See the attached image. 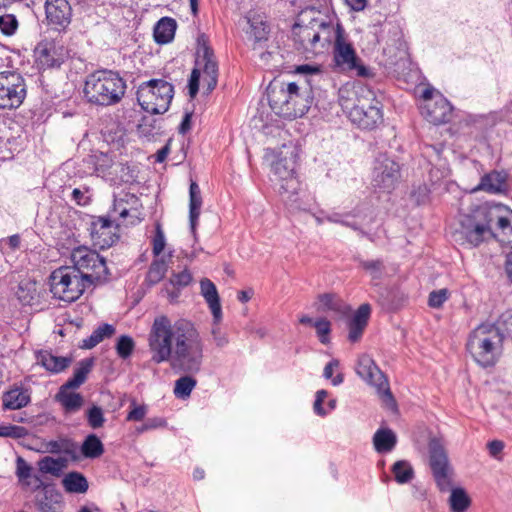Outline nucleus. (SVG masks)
I'll return each mask as SVG.
<instances>
[{
	"instance_id": "42",
	"label": "nucleus",
	"mask_w": 512,
	"mask_h": 512,
	"mask_svg": "<svg viewBox=\"0 0 512 512\" xmlns=\"http://www.w3.org/2000/svg\"><path fill=\"white\" fill-rule=\"evenodd\" d=\"M105 449L100 438L94 434H88L80 446L81 456L88 459L99 458L103 455Z\"/></svg>"
},
{
	"instance_id": "61",
	"label": "nucleus",
	"mask_w": 512,
	"mask_h": 512,
	"mask_svg": "<svg viewBox=\"0 0 512 512\" xmlns=\"http://www.w3.org/2000/svg\"><path fill=\"white\" fill-rule=\"evenodd\" d=\"M38 470L42 474H51L58 477L59 468L54 463V458L51 456H44L38 462Z\"/></svg>"
},
{
	"instance_id": "12",
	"label": "nucleus",
	"mask_w": 512,
	"mask_h": 512,
	"mask_svg": "<svg viewBox=\"0 0 512 512\" xmlns=\"http://www.w3.org/2000/svg\"><path fill=\"white\" fill-rule=\"evenodd\" d=\"M289 120L303 117L314 102V80L298 79L288 83Z\"/></svg>"
},
{
	"instance_id": "39",
	"label": "nucleus",
	"mask_w": 512,
	"mask_h": 512,
	"mask_svg": "<svg viewBox=\"0 0 512 512\" xmlns=\"http://www.w3.org/2000/svg\"><path fill=\"white\" fill-rule=\"evenodd\" d=\"M354 261L357 263V268L367 273L373 281L382 279L386 270L382 259H363L357 256L354 258Z\"/></svg>"
},
{
	"instance_id": "28",
	"label": "nucleus",
	"mask_w": 512,
	"mask_h": 512,
	"mask_svg": "<svg viewBox=\"0 0 512 512\" xmlns=\"http://www.w3.org/2000/svg\"><path fill=\"white\" fill-rule=\"evenodd\" d=\"M31 401V391L22 385L14 384L2 394L3 410H18L26 407Z\"/></svg>"
},
{
	"instance_id": "45",
	"label": "nucleus",
	"mask_w": 512,
	"mask_h": 512,
	"mask_svg": "<svg viewBox=\"0 0 512 512\" xmlns=\"http://www.w3.org/2000/svg\"><path fill=\"white\" fill-rule=\"evenodd\" d=\"M449 504L451 512H466L471 505V499L464 488L451 487Z\"/></svg>"
},
{
	"instance_id": "4",
	"label": "nucleus",
	"mask_w": 512,
	"mask_h": 512,
	"mask_svg": "<svg viewBox=\"0 0 512 512\" xmlns=\"http://www.w3.org/2000/svg\"><path fill=\"white\" fill-rule=\"evenodd\" d=\"M195 67L192 69L188 79V95L194 99L199 92L201 73L204 74L206 91L211 93L217 86L219 67L213 48L210 45L209 37L201 33L197 37Z\"/></svg>"
},
{
	"instance_id": "5",
	"label": "nucleus",
	"mask_w": 512,
	"mask_h": 512,
	"mask_svg": "<svg viewBox=\"0 0 512 512\" xmlns=\"http://www.w3.org/2000/svg\"><path fill=\"white\" fill-rule=\"evenodd\" d=\"M488 215V202L464 215L454 233L455 241L460 245L475 248L482 243L497 239V234L491 228Z\"/></svg>"
},
{
	"instance_id": "46",
	"label": "nucleus",
	"mask_w": 512,
	"mask_h": 512,
	"mask_svg": "<svg viewBox=\"0 0 512 512\" xmlns=\"http://www.w3.org/2000/svg\"><path fill=\"white\" fill-rule=\"evenodd\" d=\"M17 299L22 305H31L37 296V283L33 280H22L16 291Z\"/></svg>"
},
{
	"instance_id": "1",
	"label": "nucleus",
	"mask_w": 512,
	"mask_h": 512,
	"mask_svg": "<svg viewBox=\"0 0 512 512\" xmlns=\"http://www.w3.org/2000/svg\"><path fill=\"white\" fill-rule=\"evenodd\" d=\"M151 361L170 362L171 368L184 374H197L203 364L204 344L195 325L187 319L174 323L166 315L156 317L148 334Z\"/></svg>"
},
{
	"instance_id": "30",
	"label": "nucleus",
	"mask_w": 512,
	"mask_h": 512,
	"mask_svg": "<svg viewBox=\"0 0 512 512\" xmlns=\"http://www.w3.org/2000/svg\"><path fill=\"white\" fill-rule=\"evenodd\" d=\"M72 260L74 262V266L72 267L77 269L79 274H86L84 270L88 272L95 263L103 267V256L97 251L85 247L75 249L72 253Z\"/></svg>"
},
{
	"instance_id": "47",
	"label": "nucleus",
	"mask_w": 512,
	"mask_h": 512,
	"mask_svg": "<svg viewBox=\"0 0 512 512\" xmlns=\"http://www.w3.org/2000/svg\"><path fill=\"white\" fill-rule=\"evenodd\" d=\"M194 374H184L175 381L174 395L178 399H187L190 397L191 392L197 385V380L193 377Z\"/></svg>"
},
{
	"instance_id": "58",
	"label": "nucleus",
	"mask_w": 512,
	"mask_h": 512,
	"mask_svg": "<svg viewBox=\"0 0 512 512\" xmlns=\"http://www.w3.org/2000/svg\"><path fill=\"white\" fill-rule=\"evenodd\" d=\"M28 434V431L23 426L7 424L0 425V436L1 437H10L13 439H20L25 437Z\"/></svg>"
},
{
	"instance_id": "44",
	"label": "nucleus",
	"mask_w": 512,
	"mask_h": 512,
	"mask_svg": "<svg viewBox=\"0 0 512 512\" xmlns=\"http://www.w3.org/2000/svg\"><path fill=\"white\" fill-rule=\"evenodd\" d=\"M84 279L87 281L89 286L109 282L111 279V273L107 267L106 259L103 257V267L98 266V263H95V265L91 267L86 274H84Z\"/></svg>"
},
{
	"instance_id": "18",
	"label": "nucleus",
	"mask_w": 512,
	"mask_h": 512,
	"mask_svg": "<svg viewBox=\"0 0 512 512\" xmlns=\"http://www.w3.org/2000/svg\"><path fill=\"white\" fill-rule=\"evenodd\" d=\"M315 17H312L307 24L298 18L292 26V39L294 47L301 53H318L319 35L314 26Z\"/></svg>"
},
{
	"instance_id": "50",
	"label": "nucleus",
	"mask_w": 512,
	"mask_h": 512,
	"mask_svg": "<svg viewBox=\"0 0 512 512\" xmlns=\"http://www.w3.org/2000/svg\"><path fill=\"white\" fill-rule=\"evenodd\" d=\"M410 199L417 205H426L431 200V188L426 183L413 185L410 192Z\"/></svg>"
},
{
	"instance_id": "60",
	"label": "nucleus",
	"mask_w": 512,
	"mask_h": 512,
	"mask_svg": "<svg viewBox=\"0 0 512 512\" xmlns=\"http://www.w3.org/2000/svg\"><path fill=\"white\" fill-rule=\"evenodd\" d=\"M193 277L188 269H184L181 272L173 273L170 278V283L173 287H177L179 289L185 288L192 282Z\"/></svg>"
},
{
	"instance_id": "43",
	"label": "nucleus",
	"mask_w": 512,
	"mask_h": 512,
	"mask_svg": "<svg viewBox=\"0 0 512 512\" xmlns=\"http://www.w3.org/2000/svg\"><path fill=\"white\" fill-rule=\"evenodd\" d=\"M168 265L164 258L156 257L150 264L148 272L145 277V283L151 287L158 284L167 272Z\"/></svg>"
},
{
	"instance_id": "15",
	"label": "nucleus",
	"mask_w": 512,
	"mask_h": 512,
	"mask_svg": "<svg viewBox=\"0 0 512 512\" xmlns=\"http://www.w3.org/2000/svg\"><path fill=\"white\" fill-rule=\"evenodd\" d=\"M356 373L367 384L375 387L379 393H383L384 397L389 399L394 407L397 406L386 375L369 355L362 354L359 356Z\"/></svg>"
},
{
	"instance_id": "9",
	"label": "nucleus",
	"mask_w": 512,
	"mask_h": 512,
	"mask_svg": "<svg viewBox=\"0 0 512 512\" xmlns=\"http://www.w3.org/2000/svg\"><path fill=\"white\" fill-rule=\"evenodd\" d=\"M428 465L439 491L447 492L453 484L454 469L450 463L448 451L440 437H430L428 441Z\"/></svg>"
},
{
	"instance_id": "26",
	"label": "nucleus",
	"mask_w": 512,
	"mask_h": 512,
	"mask_svg": "<svg viewBox=\"0 0 512 512\" xmlns=\"http://www.w3.org/2000/svg\"><path fill=\"white\" fill-rule=\"evenodd\" d=\"M371 305L369 303L361 304L353 316L348 320V340L351 343L359 342L368 325L371 316Z\"/></svg>"
},
{
	"instance_id": "33",
	"label": "nucleus",
	"mask_w": 512,
	"mask_h": 512,
	"mask_svg": "<svg viewBox=\"0 0 512 512\" xmlns=\"http://www.w3.org/2000/svg\"><path fill=\"white\" fill-rule=\"evenodd\" d=\"M317 299L320 303L318 310L322 312L331 311L339 315H346L351 310V307L333 292L319 294Z\"/></svg>"
},
{
	"instance_id": "8",
	"label": "nucleus",
	"mask_w": 512,
	"mask_h": 512,
	"mask_svg": "<svg viewBox=\"0 0 512 512\" xmlns=\"http://www.w3.org/2000/svg\"><path fill=\"white\" fill-rule=\"evenodd\" d=\"M137 101L150 114H164L174 96V86L165 79H150L138 86Z\"/></svg>"
},
{
	"instance_id": "19",
	"label": "nucleus",
	"mask_w": 512,
	"mask_h": 512,
	"mask_svg": "<svg viewBox=\"0 0 512 512\" xmlns=\"http://www.w3.org/2000/svg\"><path fill=\"white\" fill-rule=\"evenodd\" d=\"M45 15L51 30L65 33L72 20V8L67 0H46Z\"/></svg>"
},
{
	"instance_id": "64",
	"label": "nucleus",
	"mask_w": 512,
	"mask_h": 512,
	"mask_svg": "<svg viewBox=\"0 0 512 512\" xmlns=\"http://www.w3.org/2000/svg\"><path fill=\"white\" fill-rule=\"evenodd\" d=\"M327 396H328V391L325 389H321L316 392L313 409H314L315 414H317L318 416L323 417L328 414V411L325 410V408L323 407V402L327 398Z\"/></svg>"
},
{
	"instance_id": "63",
	"label": "nucleus",
	"mask_w": 512,
	"mask_h": 512,
	"mask_svg": "<svg viewBox=\"0 0 512 512\" xmlns=\"http://www.w3.org/2000/svg\"><path fill=\"white\" fill-rule=\"evenodd\" d=\"M167 426V420L164 417H151L146 419V421L139 427L137 430L139 433H143L145 431L164 428Z\"/></svg>"
},
{
	"instance_id": "10",
	"label": "nucleus",
	"mask_w": 512,
	"mask_h": 512,
	"mask_svg": "<svg viewBox=\"0 0 512 512\" xmlns=\"http://www.w3.org/2000/svg\"><path fill=\"white\" fill-rule=\"evenodd\" d=\"M333 63L340 72L351 73L361 78L375 76L374 71L362 63L352 43L347 41V36L341 38L340 33L336 45L333 46Z\"/></svg>"
},
{
	"instance_id": "53",
	"label": "nucleus",
	"mask_w": 512,
	"mask_h": 512,
	"mask_svg": "<svg viewBox=\"0 0 512 512\" xmlns=\"http://www.w3.org/2000/svg\"><path fill=\"white\" fill-rule=\"evenodd\" d=\"M32 470H33V468L31 467V465H29L23 457H21V456L17 457L15 474L20 483L27 485V486H29L31 484V482L28 479L32 478V476H33Z\"/></svg>"
},
{
	"instance_id": "3",
	"label": "nucleus",
	"mask_w": 512,
	"mask_h": 512,
	"mask_svg": "<svg viewBox=\"0 0 512 512\" xmlns=\"http://www.w3.org/2000/svg\"><path fill=\"white\" fill-rule=\"evenodd\" d=\"M466 350L479 366L493 367L502 354V336L493 323H482L470 332Z\"/></svg>"
},
{
	"instance_id": "22",
	"label": "nucleus",
	"mask_w": 512,
	"mask_h": 512,
	"mask_svg": "<svg viewBox=\"0 0 512 512\" xmlns=\"http://www.w3.org/2000/svg\"><path fill=\"white\" fill-rule=\"evenodd\" d=\"M288 83L274 80L267 87V99L271 110L278 116L289 119Z\"/></svg>"
},
{
	"instance_id": "29",
	"label": "nucleus",
	"mask_w": 512,
	"mask_h": 512,
	"mask_svg": "<svg viewBox=\"0 0 512 512\" xmlns=\"http://www.w3.org/2000/svg\"><path fill=\"white\" fill-rule=\"evenodd\" d=\"M200 291L211 310L213 323L219 324L222 320V308L216 285L210 279L203 278L200 281Z\"/></svg>"
},
{
	"instance_id": "13",
	"label": "nucleus",
	"mask_w": 512,
	"mask_h": 512,
	"mask_svg": "<svg viewBox=\"0 0 512 512\" xmlns=\"http://www.w3.org/2000/svg\"><path fill=\"white\" fill-rule=\"evenodd\" d=\"M401 166L392 158H377L372 172V186L384 193L393 192L401 181Z\"/></svg>"
},
{
	"instance_id": "34",
	"label": "nucleus",
	"mask_w": 512,
	"mask_h": 512,
	"mask_svg": "<svg viewBox=\"0 0 512 512\" xmlns=\"http://www.w3.org/2000/svg\"><path fill=\"white\" fill-rule=\"evenodd\" d=\"M177 22L171 17L160 18L154 26L153 37L157 44H167L174 39Z\"/></svg>"
},
{
	"instance_id": "24",
	"label": "nucleus",
	"mask_w": 512,
	"mask_h": 512,
	"mask_svg": "<svg viewBox=\"0 0 512 512\" xmlns=\"http://www.w3.org/2000/svg\"><path fill=\"white\" fill-rule=\"evenodd\" d=\"M508 179L509 174L505 170H492L481 177L479 184L473 191H484L490 194H506L509 190Z\"/></svg>"
},
{
	"instance_id": "52",
	"label": "nucleus",
	"mask_w": 512,
	"mask_h": 512,
	"mask_svg": "<svg viewBox=\"0 0 512 512\" xmlns=\"http://www.w3.org/2000/svg\"><path fill=\"white\" fill-rule=\"evenodd\" d=\"M294 72L302 75L300 79H313L314 83L316 78L318 80L322 77V67L318 64H302L295 66Z\"/></svg>"
},
{
	"instance_id": "48",
	"label": "nucleus",
	"mask_w": 512,
	"mask_h": 512,
	"mask_svg": "<svg viewBox=\"0 0 512 512\" xmlns=\"http://www.w3.org/2000/svg\"><path fill=\"white\" fill-rule=\"evenodd\" d=\"M395 481L399 484L410 482L414 478V470L411 464L406 460L396 461L391 469Z\"/></svg>"
},
{
	"instance_id": "56",
	"label": "nucleus",
	"mask_w": 512,
	"mask_h": 512,
	"mask_svg": "<svg viewBox=\"0 0 512 512\" xmlns=\"http://www.w3.org/2000/svg\"><path fill=\"white\" fill-rule=\"evenodd\" d=\"M18 26L19 22L14 14H4L0 16V31L3 35H14L18 29Z\"/></svg>"
},
{
	"instance_id": "17",
	"label": "nucleus",
	"mask_w": 512,
	"mask_h": 512,
	"mask_svg": "<svg viewBox=\"0 0 512 512\" xmlns=\"http://www.w3.org/2000/svg\"><path fill=\"white\" fill-rule=\"evenodd\" d=\"M36 62L42 69H59L69 58V50L56 40H43L36 49Z\"/></svg>"
},
{
	"instance_id": "35",
	"label": "nucleus",
	"mask_w": 512,
	"mask_h": 512,
	"mask_svg": "<svg viewBox=\"0 0 512 512\" xmlns=\"http://www.w3.org/2000/svg\"><path fill=\"white\" fill-rule=\"evenodd\" d=\"M250 23V37L253 39V49L263 48L262 44L268 41L269 25L260 16L248 20Z\"/></svg>"
},
{
	"instance_id": "14",
	"label": "nucleus",
	"mask_w": 512,
	"mask_h": 512,
	"mask_svg": "<svg viewBox=\"0 0 512 512\" xmlns=\"http://www.w3.org/2000/svg\"><path fill=\"white\" fill-rule=\"evenodd\" d=\"M89 232L94 247L106 250L120 240V225L109 215L91 216Z\"/></svg>"
},
{
	"instance_id": "11",
	"label": "nucleus",
	"mask_w": 512,
	"mask_h": 512,
	"mask_svg": "<svg viewBox=\"0 0 512 512\" xmlns=\"http://www.w3.org/2000/svg\"><path fill=\"white\" fill-rule=\"evenodd\" d=\"M27 96L25 78L16 71L0 72V109L15 110Z\"/></svg>"
},
{
	"instance_id": "41",
	"label": "nucleus",
	"mask_w": 512,
	"mask_h": 512,
	"mask_svg": "<svg viewBox=\"0 0 512 512\" xmlns=\"http://www.w3.org/2000/svg\"><path fill=\"white\" fill-rule=\"evenodd\" d=\"M116 332V329L113 325L108 323H103L98 326L92 334L82 340V343L79 345L81 349H92L97 346L100 342H102L105 338H110Z\"/></svg>"
},
{
	"instance_id": "51",
	"label": "nucleus",
	"mask_w": 512,
	"mask_h": 512,
	"mask_svg": "<svg viewBox=\"0 0 512 512\" xmlns=\"http://www.w3.org/2000/svg\"><path fill=\"white\" fill-rule=\"evenodd\" d=\"M135 349V341L129 335H120L115 344V350L119 358H129Z\"/></svg>"
},
{
	"instance_id": "32",
	"label": "nucleus",
	"mask_w": 512,
	"mask_h": 512,
	"mask_svg": "<svg viewBox=\"0 0 512 512\" xmlns=\"http://www.w3.org/2000/svg\"><path fill=\"white\" fill-rule=\"evenodd\" d=\"M202 203L200 187L197 182L191 180L189 186V224L194 238H196V227L198 225Z\"/></svg>"
},
{
	"instance_id": "20",
	"label": "nucleus",
	"mask_w": 512,
	"mask_h": 512,
	"mask_svg": "<svg viewBox=\"0 0 512 512\" xmlns=\"http://www.w3.org/2000/svg\"><path fill=\"white\" fill-rule=\"evenodd\" d=\"M489 219L491 228L495 225L498 231L497 238L501 242L507 243L512 247V210L502 204L496 202H488Z\"/></svg>"
},
{
	"instance_id": "38",
	"label": "nucleus",
	"mask_w": 512,
	"mask_h": 512,
	"mask_svg": "<svg viewBox=\"0 0 512 512\" xmlns=\"http://www.w3.org/2000/svg\"><path fill=\"white\" fill-rule=\"evenodd\" d=\"M47 451L52 454L64 453L70 456L72 461H78L80 455L77 453L78 444L71 438L51 440L46 445Z\"/></svg>"
},
{
	"instance_id": "62",
	"label": "nucleus",
	"mask_w": 512,
	"mask_h": 512,
	"mask_svg": "<svg viewBox=\"0 0 512 512\" xmlns=\"http://www.w3.org/2000/svg\"><path fill=\"white\" fill-rule=\"evenodd\" d=\"M131 410L128 412L127 421H142L147 413L146 405H137L135 400L131 401Z\"/></svg>"
},
{
	"instance_id": "23",
	"label": "nucleus",
	"mask_w": 512,
	"mask_h": 512,
	"mask_svg": "<svg viewBox=\"0 0 512 512\" xmlns=\"http://www.w3.org/2000/svg\"><path fill=\"white\" fill-rule=\"evenodd\" d=\"M42 491L35 495V506L40 512H61L63 504L62 493L54 483H41Z\"/></svg>"
},
{
	"instance_id": "49",
	"label": "nucleus",
	"mask_w": 512,
	"mask_h": 512,
	"mask_svg": "<svg viewBox=\"0 0 512 512\" xmlns=\"http://www.w3.org/2000/svg\"><path fill=\"white\" fill-rule=\"evenodd\" d=\"M493 325L500 332L503 341L506 337L512 339V309L501 313Z\"/></svg>"
},
{
	"instance_id": "25",
	"label": "nucleus",
	"mask_w": 512,
	"mask_h": 512,
	"mask_svg": "<svg viewBox=\"0 0 512 512\" xmlns=\"http://www.w3.org/2000/svg\"><path fill=\"white\" fill-rule=\"evenodd\" d=\"M315 25L316 33L319 35L318 52H323V50L328 49L331 44H333V46L336 45L339 32L341 34V38L346 35L345 30L340 23H337V25L334 26L331 21H326L323 18L315 17L314 26Z\"/></svg>"
},
{
	"instance_id": "59",
	"label": "nucleus",
	"mask_w": 512,
	"mask_h": 512,
	"mask_svg": "<svg viewBox=\"0 0 512 512\" xmlns=\"http://www.w3.org/2000/svg\"><path fill=\"white\" fill-rule=\"evenodd\" d=\"M165 244V235L162 230L161 224L156 223L155 234L152 239V252L155 257H159V255L163 252Z\"/></svg>"
},
{
	"instance_id": "6",
	"label": "nucleus",
	"mask_w": 512,
	"mask_h": 512,
	"mask_svg": "<svg viewBox=\"0 0 512 512\" xmlns=\"http://www.w3.org/2000/svg\"><path fill=\"white\" fill-rule=\"evenodd\" d=\"M355 103L349 111V119L363 130H374L383 123V105L375 92L367 87L355 91Z\"/></svg>"
},
{
	"instance_id": "57",
	"label": "nucleus",
	"mask_w": 512,
	"mask_h": 512,
	"mask_svg": "<svg viewBox=\"0 0 512 512\" xmlns=\"http://www.w3.org/2000/svg\"><path fill=\"white\" fill-rule=\"evenodd\" d=\"M450 292L447 288L433 290L428 296V306L431 308H441L449 299Z\"/></svg>"
},
{
	"instance_id": "2",
	"label": "nucleus",
	"mask_w": 512,
	"mask_h": 512,
	"mask_svg": "<svg viewBox=\"0 0 512 512\" xmlns=\"http://www.w3.org/2000/svg\"><path fill=\"white\" fill-rule=\"evenodd\" d=\"M126 89V81L118 71L98 69L87 75L83 93L91 104L112 106L122 100Z\"/></svg>"
},
{
	"instance_id": "16",
	"label": "nucleus",
	"mask_w": 512,
	"mask_h": 512,
	"mask_svg": "<svg viewBox=\"0 0 512 512\" xmlns=\"http://www.w3.org/2000/svg\"><path fill=\"white\" fill-rule=\"evenodd\" d=\"M298 155L294 151L291 153V157H279L276 161L272 163V171L273 173L281 180L283 183L280 185L279 193L285 197L286 201L297 202V186L298 181L295 178V169L297 163Z\"/></svg>"
},
{
	"instance_id": "31",
	"label": "nucleus",
	"mask_w": 512,
	"mask_h": 512,
	"mask_svg": "<svg viewBox=\"0 0 512 512\" xmlns=\"http://www.w3.org/2000/svg\"><path fill=\"white\" fill-rule=\"evenodd\" d=\"M74 389L66 388L63 384L55 395V400L60 403L66 414L78 412L84 404V397L80 393L72 391Z\"/></svg>"
},
{
	"instance_id": "27",
	"label": "nucleus",
	"mask_w": 512,
	"mask_h": 512,
	"mask_svg": "<svg viewBox=\"0 0 512 512\" xmlns=\"http://www.w3.org/2000/svg\"><path fill=\"white\" fill-rule=\"evenodd\" d=\"M35 356L37 363L52 374L65 371L73 362L72 356H56L51 350L46 349L37 350Z\"/></svg>"
},
{
	"instance_id": "54",
	"label": "nucleus",
	"mask_w": 512,
	"mask_h": 512,
	"mask_svg": "<svg viewBox=\"0 0 512 512\" xmlns=\"http://www.w3.org/2000/svg\"><path fill=\"white\" fill-rule=\"evenodd\" d=\"M313 327L316 329V334L319 339V341L322 344H329L330 343V334H331V322L325 318L320 317L315 320L313 323Z\"/></svg>"
},
{
	"instance_id": "37",
	"label": "nucleus",
	"mask_w": 512,
	"mask_h": 512,
	"mask_svg": "<svg viewBox=\"0 0 512 512\" xmlns=\"http://www.w3.org/2000/svg\"><path fill=\"white\" fill-rule=\"evenodd\" d=\"M62 485L67 493L75 494H84L89 488L87 478L78 471L68 472L62 479Z\"/></svg>"
},
{
	"instance_id": "40",
	"label": "nucleus",
	"mask_w": 512,
	"mask_h": 512,
	"mask_svg": "<svg viewBox=\"0 0 512 512\" xmlns=\"http://www.w3.org/2000/svg\"><path fill=\"white\" fill-rule=\"evenodd\" d=\"M397 443L396 434L389 428H381L373 436V444L378 453H387L394 449Z\"/></svg>"
},
{
	"instance_id": "7",
	"label": "nucleus",
	"mask_w": 512,
	"mask_h": 512,
	"mask_svg": "<svg viewBox=\"0 0 512 512\" xmlns=\"http://www.w3.org/2000/svg\"><path fill=\"white\" fill-rule=\"evenodd\" d=\"M48 283L53 297L67 303L78 300L89 287L84 274H79L71 266H61L52 271Z\"/></svg>"
},
{
	"instance_id": "21",
	"label": "nucleus",
	"mask_w": 512,
	"mask_h": 512,
	"mask_svg": "<svg viewBox=\"0 0 512 512\" xmlns=\"http://www.w3.org/2000/svg\"><path fill=\"white\" fill-rule=\"evenodd\" d=\"M454 108L451 103L440 93L434 101L424 103L421 106L422 116L433 125L449 123L453 118Z\"/></svg>"
},
{
	"instance_id": "55",
	"label": "nucleus",
	"mask_w": 512,
	"mask_h": 512,
	"mask_svg": "<svg viewBox=\"0 0 512 512\" xmlns=\"http://www.w3.org/2000/svg\"><path fill=\"white\" fill-rule=\"evenodd\" d=\"M88 425L92 429H98L105 423L104 413L101 407L93 405L86 411Z\"/></svg>"
},
{
	"instance_id": "36",
	"label": "nucleus",
	"mask_w": 512,
	"mask_h": 512,
	"mask_svg": "<svg viewBox=\"0 0 512 512\" xmlns=\"http://www.w3.org/2000/svg\"><path fill=\"white\" fill-rule=\"evenodd\" d=\"M95 363L94 357H88L80 360L74 369L73 376L64 384L66 388H79L87 379Z\"/></svg>"
}]
</instances>
